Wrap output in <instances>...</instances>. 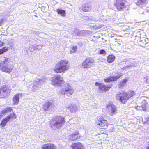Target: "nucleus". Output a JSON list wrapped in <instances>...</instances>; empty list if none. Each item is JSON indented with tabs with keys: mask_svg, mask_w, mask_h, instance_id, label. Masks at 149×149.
<instances>
[{
	"mask_svg": "<svg viewBox=\"0 0 149 149\" xmlns=\"http://www.w3.org/2000/svg\"><path fill=\"white\" fill-rule=\"evenodd\" d=\"M70 65L68 61L66 59L60 60L56 64L53 68V70L55 73H64L69 68Z\"/></svg>",
	"mask_w": 149,
	"mask_h": 149,
	"instance_id": "f257e3e1",
	"label": "nucleus"
},
{
	"mask_svg": "<svg viewBox=\"0 0 149 149\" xmlns=\"http://www.w3.org/2000/svg\"><path fill=\"white\" fill-rule=\"evenodd\" d=\"M3 58V60L0 63V70L5 72L10 73L13 69V65L9 63L8 58L4 57Z\"/></svg>",
	"mask_w": 149,
	"mask_h": 149,
	"instance_id": "f03ea898",
	"label": "nucleus"
},
{
	"mask_svg": "<svg viewBox=\"0 0 149 149\" xmlns=\"http://www.w3.org/2000/svg\"><path fill=\"white\" fill-rule=\"evenodd\" d=\"M116 99L122 104H125L130 98L129 94L124 91L119 92L116 95Z\"/></svg>",
	"mask_w": 149,
	"mask_h": 149,
	"instance_id": "7ed1b4c3",
	"label": "nucleus"
},
{
	"mask_svg": "<svg viewBox=\"0 0 149 149\" xmlns=\"http://www.w3.org/2000/svg\"><path fill=\"white\" fill-rule=\"evenodd\" d=\"M95 123L96 125L100 127L101 129H107L108 127L109 123L108 121L102 116L97 117Z\"/></svg>",
	"mask_w": 149,
	"mask_h": 149,
	"instance_id": "20e7f679",
	"label": "nucleus"
},
{
	"mask_svg": "<svg viewBox=\"0 0 149 149\" xmlns=\"http://www.w3.org/2000/svg\"><path fill=\"white\" fill-rule=\"evenodd\" d=\"M51 83L54 86L61 87L65 84L63 78L60 75H57L52 77Z\"/></svg>",
	"mask_w": 149,
	"mask_h": 149,
	"instance_id": "39448f33",
	"label": "nucleus"
},
{
	"mask_svg": "<svg viewBox=\"0 0 149 149\" xmlns=\"http://www.w3.org/2000/svg\"><path fill=\"white\" fill-rule=\"evenodd\" d=\"M127 2L126 0H115L113 5L118 11H121L126 8Z\"/></svg>",
	"mask_w": 149,
	"mask_h": 149,
	"instance_id": "423d86ee",
	"label": "nucleus"
},
{
	"mask_svg": "<svg viewBox=\"0 0 149 149\" xmlns=\"http://www.w3.org/2000/svg\"><path fill=\"white\" fill-rule=\"evenodd\" d=\"M11 89H10L7 85L2 86L0 88V98H6L10 95Z\"/></svg>",
	"mask_w": 149,
	"mask_h": 149,
	"instance_id": "0eeeda50",
	"label": "nucleus"
},
{
	"mask_svg": "<svg viewBox=\"0 0 149 149\" xmlns=\"http://www.w3.org/2000/svg\"><path fill=\"white\" fill-rule=\"evenodd\" d=\"M95 85L98 87V90L100 92H105L109 91L112 87V84H109L106 85L101 83L95 82Z\"/></svg>",
	"mask_w": 149,
	"mask_h": 149,
	"instance_id": "6e6552de",
	"label": "nucleus"
},
{
	"mask_svg": "<svg viewBox=\"0 0 149 149\" xmlns=\"http://www.w3.org/2000/svg\"><path fill=\"white\" fill-rule=\"evenodd\" d=\"M52 120L53 122L55 121V122L51 125V126L52 127L60 125L61 124H63L65 122L64 118L61 116H56L54 118H53Z\"/></svg>",
	"mask_w": 149,
	"mask_h": 149,
	"instance_id": "1a4fd4ad",
	"label": "nucleus"
},
{
	"mask_svg": "<svg viewBox=\"0 0 149 149\" xmlns=\"http://www.w3.org/2000/svg\"><path fill=\"white\" fill-rule=\"evenodd\" d=\"M94 63V61L93 58L87 57L82 63V66L84 68H89L92 66Z\"/></svg>",
	"mask_w": 149,
	"mask_h": 149,
	"instance_id": "9d476101",
	"label": "nucleus"
},
{
	"mask_svg": "<svg viewBox=\"0 0 149 149\" xmlns=\"http://www.w3.org/2000/svg\"><path fill=\"white\" fill-rule=\"evenodd\" d=\"M122 76L121 74L119 73H117L116 76H110L104 79V80L105 83H109L116 81L118 79Z\"/></svg>",
	"mask_w": 149,
	"mask_h": 149,
	"instance_id": "9b49d317",
	"label": "nucleus"
},
{
	"mask_svg": "<svg viewBox=\"0 0 149 149\" xmlns=\"http://www.w3.org/2000/svg\"><path fill=\"white\" fill-rule=\"evenodd\" d=\"M74 92V89L70 86H68L65 90L62 89L60 91L61 94L64 95H65V94H67V95L68 96H69L70 95H72Z\"/></svg>",
	"mask_w": 149,
	"mask_h": 149,
	"instance_id": "f8f14e48",
	"label": "nucleus"
},
{
	"mask_svg": "<svg viewBox=\"0 0 149 149\" xmlns=\"http://www.w3.org/2000/svg\"><path fill=\"white\" fill-rule=\"evenodd\" d=\"M106 107L109 110V114L110 115L112 116L115 114L116 109L114 105L109 104L107 105Z\"/></svg>",
	"mask_w": 149,
	"mask_h": 149,
	"instance_id": "ddd939ff",
	"label": "nucleus"
},
{
	"mask_svg": "<svg viewBox=\"0 0 149 149\" xmlns=\"http://www.w3.org/2000/svg\"><path fill=\"white\" fill-rule=\"evenodd\" d=\"M70 147L72 149H84L83 145L80 142L72 143Z\"/></svg>",
	"mask_w": 149,
	"mask_h": 149,
	"instance_id": "4468645a",
	"label": "nucleus"
},
{
	"mask_svg": "<svg viewBox=\"0 0 149 149\" xmlns=\"http://www.w3.org/2000/svg\"><path fill=\"white\" fill-rule=\"evenodd\" d=\"M79 134V131H75L74 133L69 135V137L72 141H76L80 139L81 136L78 135Z\"/></svg>",
	"mask_w": 149,
	"mask_h": 149,
	"instance_id": "2eb2a0df",
	"label": "nucleus"
},
{
	"mask_svg": "<svg viewBox=\"0 0 149 149\" xmlns=\"http://www.w3.org/2000/svg\"><path fill=\"white\" fill-rule=\"evenodd\" d=\"M22 94L19 93H17L15 94L12 99L13 103V104L17 105L19 102V97L22 96Z\"/></svg>",
	"mask_w": 149,
	"mask_h": 149,
	"instance_id": "dca6fc26",
	"label": "nucleus"
},
{
	"mask_svg": "<svg viewBox=\"0 0 149 149\" xmlns=\"http://www.w3.org/2000/svg\"><path fill=\"white\" fill-rule=\"evenodd\" d=\"M42 149H57L56 145L52 143L44 144L42 146Z\"/></svg>",
	"mask_w": 149,
	"mask_h": 149,
	"instance_id": "f3484780",
	"label": "nucleus"
},
{
	"mask_svg": "<svg viewBox=\"0 0 149 149\" xmlns=\"http://www.w3.org/2000/svg\"><path fill=\"white\" fill-rule=\"evenodd\" d=\"M54 107L52 103L49 101L46 102L43 105V109L45 111H48L50 107L52 108Z\"/></svg>",
	"mask_w": 149,
	"mask_h": 149,
	"instance_id": "a211bd4d",
	"label": "nucleus"
},
{
	"mask_svg": "<svg viewBox=\"0 0 149 149\" xmlns=\"http://www.w3.org/2000/svg\"><path fill=\"white\" fill-rule=\"evenodd\" d=\"M128 80V79L126 78L119 82L118 85V88L120 89L123 88V87L126 85Z\"/></svg>",
	"mask_w": 149,
	"mask_h": 149,
	"instance_id": "6ab92c4d",
	"label": "nucleus"
},
{
	"mask_svg": "<svg viewBox=\"0 0 149 149\" xmlns=\"http://www.w3.org/2000/svg\"><path fill=\"white\" fill-rule=\"evenodd\" d=\"M147 104L148 103L146 100H143L140 106L139 110L141 111H146L147 109Z\"/></svg>",
	"mask_w": 149,
	"mask_h": 149,
	"instance_id": "aec40b11",
	"label": "nucleus"
},
{
	"mask_svg": "<svg viewBox=\"0 0 149 149\" xmlns=\"http://www.w3.org/2000/svg\"><path fill=\"white\" fill-rule=\"evenodd\" d=\"M81 10L84 12L89 11L91 10V6L88 3H86L81 6Z\"/></svg>",
	"mask_w": 149,
	"mask_h": 149,
	"instance_id": "412c9836",
	"label": "nucleus"
},
{
	"mask_svg": "<svg viewBox=\"0 0 149 149\" xmlns=\"http://www.w3.org/2000/svg\"><path fill=\"white\" fill-rule=\"evenodd\" d=\"M115 59V56L113 54L109 55L107 58V61L109 63H113Z\"/></svg>",
	"mask_w": 149,
	"mask_h": 149,
	"instance_id": "4be33fe9",
	"label": "nucleus"
},
{
	"mask_svg": "<svg viewBox=\"0 0 149 149\" xmlns=\"http://www.w3.org/2000/svg\"><path fill=\"white\" fill-rule=\"evenodd\" d=\"M6 117L9 121L10 120H13L16 119L17 116L15 113H12Z\"/></svg>",
	"mask_w": 149,
	"mask_h": 149,
	"instance_id": "5701e85b",
	"label": "nucleus"
},
{
	"mask_svg": "<svg viewBox=\"0 0 149 149\" xmlns=\"http://www.w3.org/2000/svg\"><path fill=\"white\" fill-rule=\"evenodd\" d=\"M115 44L116 45H120L123 42L122 40L120 37H117L115 38Z\"/></svg>",
	"mask_w": 149,
	"mask_h": 149,
	"instance_id": "b1692460",
	"label": "nucleus"
},
{
	"mask_svg": "<svg viewBox=\"0 0 149 149\" xmlns=\"http://www.w3.org/2000/svg\"><path fill=\"white\" fill-rule=\"evenodd\" d=\"M8 122L9 121L6 117L3 118L0 123V126L2 127H4Z\"/></svg>",
	"mask_w": 149,
	"mask_h": 149,
	"instance_id": "393cba45",
	"label": "nucleus"
},
{
	"mask_svg": "<svg viewBox=\"0 0 149 149\" xmlns=\"http://www.w3.org/2000/svg\"><path fill=\"white\" fill-rule=\"evenodd\" d=\"M56 12L58 14L60 15L61 16L65 17L66 15V12L65 10L63 9H57Z\"/></svg>",
	"mask_w": 149,
	"mask_h": 149,
	"instance_id": "a878e982",
	"label": "nucleus"
},
{
	"mask_svg": "<svg viewBox=\"0 0 149 149\" xmlns=\"http://www.w3.org/2000/svg\"><path fill=\"white\" fill-rule=\"evenodd\" d=\"M136 3L138 6L145 5L147 3V0H137Z\"/></svg>",
	"mask_w": 149,
	"mask_h": 149,
	"instance_id": "bb28decb",
	"label": "nucleus"
},
{
	"mask_svg": "<svg viewBox=\"0 0 149 149\" xmlns=\"http://www.w3.org/2000/svg\"><path fill=\"white\" fill-rule=\"evenodd\" d=\"M8 47H4L0 49V55L2 54L5 52H7L8 50Z\"/></svg>",
	"mask_w": 149,
	"mask_h": 149,
	"instance_id": "cd10ccee",
	"label": "nucleus"
},
{
	"mask_svg": "<svg viewBox=\"0 0 149 149\" xmlns=\"http://www.w3.org/2000/svg\"><path fill=\"white\" fill-rule=\"evenodd\" d=\"M43 80V78L42 79H38V80L35 81L36 85L37 86L42 85V83L44 81Z\"/></svg>",
	"mask_w": 149,
	"mask_h": 149,
	"instance_id": "c85d7f7f",
	"label": "nucleus"
},
{
	"mask_svg": "<svg viewBox=\"0 0 149 149\" xmlns=\"http://www.w3.org/2000/svg\"><path fill=\"white\" fill-rule=\"evenodd\" d=\"M77 49V46H73L70 51V53L71 54L74 53L76 52Z\"/></svg>",
	"mask_w": 149,
	"mask_h": 149,
	"instance_id": "c756f323",
	"label": "nucleus"
},
{
	"mask_svg": "<svg viewBox=\"0 0 149 149\" xmlns=\"http://www.w3.org/2000/svg\"><path fill=\"white\" fill-rule=\"evenodd\" d=\"M4 109L6 110V113L12 112L13 111V109L12 108L10 107H7L5 108Z\"/></svg>",
	"mask_w": 149,
	"mask_h": 149,
	"instance_id": "7c9ffc66",
	"label": "nucleus"
},
{
	"mask_svg": "<svg viewBox=\"0 0 149 149\" xmlns=\"http://www.w3.org/2000/svg\"><path fill=\"white\" fill-rule=\"evenodd\" d=\"M6 113V112L4 109L2 110L0 112V118L3 116Z\"/></svg>",
	"mask_w": 149,
	"mask_h": 149,
	"instance_id": "2f4dec72",
	"label": "nucleus"
},
{
	"mask_svg": "<svg viewBox=\"0 0 149 149\" xmlns=\"http://www.w3.org/2000/svg\"><path fill=\"white\" fill-rule=\"evenodd\" d=\"M142 89L144 91H148L149 90V86L147 85H144Z\"/></svg>",
	"mask_w": 149,
	"mask_h": 149,
	"instance_id": "473e14b6",
	"label": "nucleus"
},
{
	"mask_svg": "<svg viewBox=\"0 0 149 149\" xmlns=\"http://www.w3.org/2000/svg\"><path fill=\"white\" fill-rule=\"evenodd\" d=\"M135 94L134 92V91H132L130 92L129 94V96L130 98L131 97L135 95Z\"/></svg>",
	"mask_w": 149,
	"mask_h": 149,
	"instance_id": "72a5a7b5",
	"label": "nucleus"
},
{
	"mask_svg": "<svg viewBox=\"0 0 149 149\" xmlns=\"http://www.w3.org/2000/svg\"><path fill=\"white\" fill-rule=\"evenodd\" d=\"M99 54H106V52L104 50L101 49L100 51Z\"/></svg>",
	"mask_w": 149,
	"mask_h": 149,
	"instance_id": "f704fd0d",
	"label": "nucleus"
},
{
	"mask_svg": "<svg viewBox=\"0 0 149 149\" xmlns=\"http://www.w3.org/2000/svg\"><path fill=\"white\" fill-rule=\"evenodd\" d=\"M4 45V43L3 42L0 41V47H1Z\"/></svg>",
	"mask_w": 149,
	"mask_h": 149,
	"instance_id": "c9c22d12",
	"label": "nucleus"
},
{
	"mask_svg": "<svg viewBox=\"0 0 149 149\" xmlns=\"http://www.w3.org/2000/svg\"><path fill=\"white\" fill-rule=\"evenodd\" d=\"M104 133V132H103L102 133H99V134H103Z\"/></svg>",
	"mask_w": 149,
	"mask_h": 149,
	"instance_id": "e433bc0d",
	"label": "nucleus"
},
{
	"mask_svg": "<svg viewBox=\"0 0 149 149\" xmlns=\"http://www.w3.org/2000/svg\"><path fill=\"white\" fill-rule=\"evenodd\" d=\"M146 149H149V146Z\"/></svg>",
	"mask_w": 149,
	"mask_h": 149,
	"instance_id": "4c0bfd02",
	"label": "nucleus"
}]
</instances>
